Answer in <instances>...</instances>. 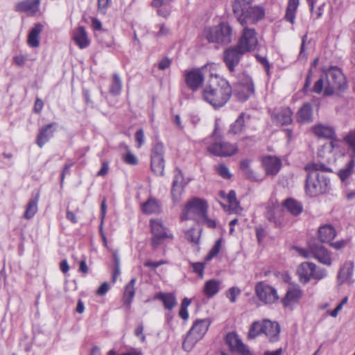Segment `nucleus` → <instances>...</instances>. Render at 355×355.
<instances>
[{"instance_id": "f257e3e1", "label": "nucleus", "mask_w": 355, "mask_h": 355, "mask_svg": "<svg viewBox=\"0 0 355 355\" xmlns=\"http://www.w3.org/2000/svg\"><path fill=\"white\" fill-rule=\"evenodd\" d=\"M232 90L228 81L217 75L211 76L202 90L203 99L214 108L224 106L230 100Z\"/></svg>"}, {"instance_id": "f03ea898", "label": "nucleus", "mask_w": 355, "mask_h": 355, "mask_svg": "<svg viewBox=\"0 0 355 355\" xmlns=\"http://www.w3.org/2000/svg\"><path fill=\"white\" fill-rule=\"evenodd\" d=\"M346 88L347 83L342 71L336 67H332L315 83L312 92L320 94L323 91L324 95L331 96Z\"/></svg>"}, {"instance_id": "7ed1b4c3", "label": "nucleus", "mask_w": 355, "mask_h": 355, "mask_svg": "<svg viewBox=\"0 0 355 355\" xmlns=\"http://www.w3.org/2000/svg\"><path fill=\"white\" fill-rule=\"evenodd\" d=\"M309 171L306 182V192L311 197H315L325 193L330 184V180L322 173L331 171L323 163H312L306 166Z\"/></svg>"}, {"instance_id": "20e7f679", "label": "nucleus", "mask_w": 355, "mask_h": 355, "mask_svg": "<svg viewBox=\"0 0 355 355\" xmlns=\"http://www.w3.org/2000/svg\"><path fill=\"white\" fill-rule=\"evenodd\" d=\"M279 324L268 319L254 321L250 327L248 338L253 339L264 334L270 342H276L279 339Z\"/></svg>"}, {"instance_id": "39448f33", "label": "nucleus", "mask_w": 355, "mask_h": 355, "mask_svg": "<svg viewBox=\"0 0 355 355\" xmlns=\"http://www.w3.org/2000/svg\"><path fill=\"white\" fill-rule=\"evenodd\" d=\"M211 324L209 319H198L192 324L182 343V348L191 351L195 345L205 335Z\"/></svg>"}, {"instance_id": "423d86ee", "label": "nucleus", "mask_w": 355, "mask_h": 355, "mask_svg": "<svg viewBox=\"0 0 355 355\" xmlns=\"http://www.w3.org/2000/svg\"><path fill=\"white\" fill-rule=\"evenodd\" d=\"M232 28L227 22L204 30V35L209 42L227 44L232 41Z\"/></svg>"}, {"instance_id": "0eeeda50", "label": "nucleus", "mask_w": 355, "mask_h": 355, "mask_svg": "<svg viewBox=\"0 0 355 355\" xmlns=\"http://www.w3.org/2000/svg\"><path fill=\"white\" fill-rule=\"evenodd\" d=\"M207 203L205 200L195 198L185 206L182 214V220H193L197 223L205 220L207 212Z\"/></svg>"}, {"instance_id": "6e6552de", "label": "nucleus", "mask_w": 355, "mask_h": 355, "mask_svg": "<svg viewBox=\"0 0 355 355\" xmlns=\"http://www.w3.org/2000/svg\"><path fill=\"white\" fill-rule=\"evenodd\" d=\"M297 272L301 283L306 284L311 279L317 281L324 279L327 275L325 269L318 267L312 262H302L297 269Z\"/></svg>"}, {"instance_id": "1a4fd4ad", "label": "nucleus", "mask_w": 355, "mask_h": 355, "mask_svg": "<svg viewBox=\"0 0 355 355\" xmlns=\"http://www.w3.org/2000/svg\"><path fill=\"white\" fill-rule=\"evenodd\" d=\"M213 142L207 147V150L214 155L218 157H230L234 155L238 148L236 145L222 139L216 130L212 135Z\"/></svg>"}, {"instance_id": "9d476101", "label": "nucleus", "mask_w": 355, "mask_h": 355, "mask_svg": "<svg viewBox=\"0 0 355 355\" xmlns=\"http://www.w3.org/2000/svg\"><path fill=\"white\" fill-rule=\"evenodd\" d=\"M237 21L242 26H248V24H254L265 17V9L261 6H248L235 15Z\"/></svg>"}, {"instance_id": "9b49d317", "label": "nucleus", "mask_w": 355, "mask_h": 355, "mask_svg": "<svg viewBox=\"0 0 355 355\" xmlns=\"http://www.w3.org/2000/svg\"><path fill=\"white\" fill-rule=\"evenodd\" d=\"M165 147L163 143L156 142L150 151V168L155 175L162 176L165 167Z\"/></svg>"}, {"instance_id": "f8f14e48", "label": "nucleus", "mask_w": 355, "mask_h": 355, "mask_svg": "<svg viewBox=\"0 0 355 355\" xmlns=\"http://www.w3.org/2000/svg\"><path fill=\"white\" fill-rule=\"evenodd\" d=\"M298 252L304 258L313 257L324 265H331V258L329 252L320 244L311 245L309 250L300 248Z\"/></svg>"}, {"instance_id": "ddd939ff", "label": "nucleus", "mask_w": 355, "mask_h": 355, "mask_svg": "<svg viewBox=\"0 0 355 355\" xmlns=\"http://www.w3.org/2000/svg\"><path fill=\"white\" fill-rule=\"evenodd\" d=\"M243 27V32L236 46L245 53L256 49L258 40L254 28H248L246 26Z\"/></svg>"}, {"instance_id": "4468645a", "label": "nucleus", "mask_w": 355, "mask_h": 355, "mask_svg": "<svg viewBox=\"0 0 355 355\" xmlns=\"http://www.w3.org/2000/svg\"><path fill=\"white\" fill-rule=\"evenodd\" d=\"M255 291L259 300L265 304H274L279 300L277 290L264 282L257 283Z\"/></svg>"}, {"instance_id": "2eb2a0df", "label": "nucleus", "mask_w": 355, "mask_h": 355, "mask_svg": "<svg viewBox=\"0 0 355 355\" xmlns=\"http://www.w3.org/2000/svg\"><path fill=\"white\" fill-rule=\"evenodd\" d=\"M244 53L237 46L228 48L223 52V59L230 72L236 71Z\"/></svg>"}, {"instance_id": "dca6fc26", "label": "nucleus", "mask_w": 355, "mask_h": 355, "mask_svg": "<svg viewBox=\"0 0 355 355\" xmlns=\"http://www.w3.org/2000/svg\"><path fill=\"white\" fill-rule=\"evenodd\" d=\"M254 91L252 79L249 76L243 78L236 89V94L241 101H247Z\"/></svg>"}, {"instance_id": "f3484780", "label": "nucleus", "mask_w": 355, "mask_h": 355, "mask_svg": "<svg viewBox=\"0 0 355 355\" xmlns=\"http://www.w3.org/2000/svg\"><path fill=\"white\" fill-rule=\"evenodd\" d=\"M184 81L187 87L192 91H196L204 81V76L199 69L185 71Z\"/></svg>"}, {"instance_id": "a211bd4d", "label": "nucleus", "mask_w": 355, "mask_h": 355, "mask_svg": "<svg viewBox=\"0 0 355 355\" xmlns=\"http://www.w3.org/2000/svg\"><path fill=\"white\" fill-rule=\"evenodd\" d=\"M303 295V291L299 286H291L287 289L286 295L282 302L286 307H292L297 304Z\"/></svg>"}, {"instance_id": "6ab92c4d", "label": "nucleus", "mask_w": 355, "mask_h": 355, "mask_svg": "<svg viewBox=\"0 0 355 355\" xmlns=\"http://www.w3.org/2000/svg\"><path fill=\"white\" fill-rule=\"evenodd\" d=\"M262 165L268 175H275L282 167V161L275 156L268 155L262 158Z\"/></svg>"}, {"instance_id": "aec40b11", "label": "nucleus", "mask_w": 355, "mask_h": 355, "mask_svg": "<svg viewBox=\"0 0 355 355\" xmlns=\"http://www.w3.org/2000/svg\"><path fill=\"white\" fill-rule=\"evenodd\" d=\"M57 126V123L53 122L40 129L36 139V144L40 148H42L53 136V133L56 130Z\"/></svg>"}, {"instance_id": "412c9836", "label": "nucleus", "mask_w": 355, "mask_h": 355, "mask_svg": "<svg viewBox=\"0 0 355 355\" xmlns=\"http://www.w3.org/2000/svg\"><path fill=\"white\" fill-rule=\"evenodd\" d=\"M151 231L154 236L152 240L154 246L158 245L157 239L172 237L167 234L166 228L164 226L162 222L159 219H151L150 221Z\"/></svg>"}, {"instance_id": "4be33fe9", "label": "nucleus", "mask_w": 355, "mask_h": 355, "mask_svg": "<svg viewBox=\"0 0 355 355\" xmlns=\"http://www.w3.org/2000/svg\"><path fill=\"white\" fill-rule=\"evenodd\" d=\"M225 343L229 346L231 351L239 354L246 352L248 348L234 332H230L226 335Z\"/></svg>"}, {"instance_id": "5701e85b", "label": "nucleus", "mask_w": 355, "mask_h": 355, "mask_svg": "<svg viewBox=\"0 0 355 355\" xmlns=\"http://www.w3.org/2000/svg\"><path fill=\"white\" fill-rule=\"evenodd\" d=\"M184 177L181 171L177 169L174 175L172 184L171 196L175 202L179 200L181 193L183 190Z\"/></svg>"}, {"instance_id": "b1692460", "label": "nucleus", "mask_w": 355, "mask_h": 355, "mask_svg": "<svg viewBox=\"0 0 355 355\" xmlns=\"http://www.w3.org/2000/svg\"><path fill=\"white\" fill-rule=\"evenodd\" d=\"M292 111L288 107L281 108L275 112L272 116V120L279 125H284L291 123Z\"/></svg>"}, {"instance_id": "393cba45", "label": "nucleus", "mask_w": 355, "mask_h": 355, "mask_svg": "<svg viewBox=\"0 0 355 355\" xmlns=\"http://www.w3.org/2000/svg\"><path fill=\"white\" fill-rule=\"evenodd\" d=\"M266 218L276 227H282L284 225V218L282 216V211L278 206L270 209L268 208L266 214Z\"/></svg>"}, {"instance_id": "a878e982", "label": "nucleus", "mask_w": 355, "mask_h": 355, "mask_svg": "<svg viewBox=\"0 0 355 355\" xmlns=\"http://www.w3.org/2000/svg\"><path fill=\"white\" fill-rule=\"evenodd\" d=\"M314 135L319 138L333 139L336 135L334 128L329 125L319 123L312 128Z\"/></svg>"}, {"instance_id": "bb28decb", "label": "nucleus", "mask_w": 355, "mask_h": 355, "mask_svg": "<svg viewBox=\"0 0 355 355\" xmlns=\"http://www.w3.org/2000/svg\"><path fill=\"white\" fill-rule=\"evenodd\" d=\"M40 4V0H24L17 4L16 10L34 15L39 10Z\"/></svg>"}, {"instance_id": "cd10ccee", "label": "nucleus", "mask_w": 355, "mask_h": 355, "mask_svg": "<svg viewBox=\"0 0 355 355\" xmlns=\"http://www.w3.org/2000/svg\"><path fill=\"white\" fill-rule=\"evenodd\" d=\"M73 39L80 49L87 47L89 44L87 32L83 26H79L74 30Z\"/></svg>"}, {"instance_id": "c85d7f7f", "label": "nucleus", "mask_w": 355, "mask_h": 355, "mask_svg": "<svg viewBox=\"0 0 355 355\" xmlns=\"http://www.w3.org/2000/svg\"><path fill=\"white\" fill-rule=\"evenodd\" d=\"M336 144L333 141L327 142L322 145L318 150V156L327 163L333 159L332 152Z\"/></svg>"}, {"instance_id": "c756f323", "label": "nucleus", "mask_w": 355, "mask_h": 355, "mask_svg": "<svg viewBox=\"0 0 355 355\" xmlns=\"http://www.w3.org/2000/svg\"><path fill=\"white\" fill-rule=\"evenodd\" d=\"M136 279H132L125 287V291L123 297V304L128 309H130L131 303L133 300L135 294V285Z\"/></svg>"}, {"instance_id": "7c9ffc66", "label": "nucleus", "mask_w": 355, "mask_h": 355, "mask_svg": "<svg viewBox=\"0 0 355 355\" xmlns=\"http://www.w3.org/2000/svg\"><path fill=\"white\" fill-rule=\"evenodd\" d=\"M282 205L291 215L294 216L300 215L303 211V206L302 203L293 198H288L285 200L283 202Z\"/></svg>"}, {"instance_id": "2f4dec72", "label": "nucleus", "mask_w": 355, "mask_h": 355, "mask_svg": "<svg viewBox=\"0 0 355 355\" xmlns=\"http://www.w3.org/2000/svg\"><path fill=\"white\" fill-rule=\"evenodd\" d=\"M43 28L40 24H36L30 31L28 35V44L31 47H37L40 45L39 36Z\"/></svg>"}, {"instance_id": "473e14b6", "label": "nucleus", "mask_w": 355, "mask_h": 355, "mask_svg": "<svg viewBox=\"0 0 355 355\" xmlns=\"http://www.w3.org/2000/svg\"><path fill=\"white\" fill-rule=\"evenodd\" d=\"M336 231L331 225H324L318 230V238L322 243H328L334 239Z\"/></svg>"}, {"instance_id": "72a5a7b5", "label": "nucleus", "mask_w": 355, "mask_h": 355, "mask_svg": "<svg viewBox=\"0 0 355 355\" xmlns=\"http://www.w3.org/2000/svg\"><path fill=\"white\" fill-rule=\"evenodd\" d=\"M313 120L312 107L309 103H305L297 112V121L300 123H309Z\"/></svg>"}, {"instance_id": "f704fd0d", "label": "nucleus", "mask_w": 355, "mask_h": 355, "mask_svg": "<svg viewBox=\"0 0 355 355\" xmlns=\"http://www.w3.org/2000/svg\"><path fill=\"white\" fill-rule=\"evenodd\" d=\"M155 298L162 300L164 308L168 310L173 309L178 304L173 293H159L156 295Z\"/></svg>"}, {"instance_id": "c9c22d12", "label": "nucleus", "mask_w": 355, "mask_h": 355, "mask_svg": "<svg viewBox=\"0 0 355 355\" xmlns=\"http://www.w3.org/2000/svg\"><path fill=\"white\" fill-rule=\"evenodd\" d=\"M141 209L146 214H158L160 212L161 207L155 198H150L146 202L142 204Z\"/></svg>"}, {"instance_id": "e433bc0d", "label": "nucleus", "mask_w": 355, "mask_h": 355, "mask_svg": "<svg viewBox=\"0 0 355 355\" xmlns=\"http://www.w3.org/2000/svg\"><path fill=\"white\" fill-rule=\"evenodd\" d=\"M39 198L40 194L37 193L34 198H32L29 200L24 214V217L26 219L29 220L33 218V216L37 212V204L39 202Z\"/></svg>"}, {"instance_id": "4c0bfd02", "label": "nucleus", "mask_w": 355, "mask_h": 355, "mask_svg": "<svg viewBox=\"0 0 355 355\" xmlns=\"http://www.w3.org/2000/svg\"><path fill=\"white\" fill-rule=\"evenodd\" d=\"M221 282L216 279H210L205 282L204 286V293L208 297H211L216 295L220 291Z\"/></svg>"}, {"instance_id": "58836bf2", "label": "nucleus", "mask_w": 355, "mask_h": 355, "mask_svg": "<svg viewBox=\"0 0 355 355\" xmlns=\"http://www.w3.org/2000/svg\"><path fill=\"white\" fill-rule=\"evenodd\" d=\"M173 0H153L152 1V6L157 8V13L159 16L164 18H167L171 15V9L167 7H163L162 6L168 5Z\"/></svg>"}, {"instance_id": "ea45409f", "label": "nucleus", "mask_w": 355, "mask_h": 355, "mask_svg": "<svg viewBox=\"0 0 355 355\" xmlns=\"http://www.w3.org/2000/svg\"><path fill=\"white\" fill-rule=\"evenodd\" d=\"M347 154L352 159H355V130L350 131L345 137Z\"/></svg>"}, {"instance_id": "a19ab883", "label": "nucleus", "mask_w": 355, "mask_h": 355, "mask_svg": "<svg viewBox=\"0 0 355 355\" xmlns=\"http://www.w3.org/2000/svg\"><path fill=\"white\" fill-rule=\"evenodd\" d=\"M353 275V265L352 263H345L340 268L338 279L340 284L350 281Z\"/></svg>"}, {"instance_id": "79ce46f5", "label": "nucleus", "mask_w": 355, "mask_h": 355, "mask_svg": "<svg viewBox=\"0 0 355 355\" xmlns=\"http://www.w3.org/2000/svg\"><path fill=\"white\" fill-rule=\"evenodd\" d=\"M240 168L244 173L245 176L250 180L251 181H261L262 179L260 178L250 168V160L244 159L241 162Z\"/></svg>"}, {"instance_id": "37998d69", "label": "nucleus", "mask_w": 355, "mask_h": 355, "mask_svg": "<svg viewBox=\"0 0 355 355\" xmlns=\"http://www.w3.org/2000/svg\"><path fill=\"white\" fill-rule=\"evenodd\" d=\"M355 159L350 160L338 172L342 182L346 181L354 172Z\"/></svg>"}, {"instance_id": "c03bdc74", "label": "nucleus", "mask_w": 355, "mask_h": 355, "mask_svg": "<svg viewBox=\"0 0 355 355\" xmlns=\"http://www.w3.org/2000/svg\"><path fill=\"white\" fill-rule=\"evenodd\" d=\"M299 6V0H288L285 19L292 24L295 23V12Z\"/></svg>"}, {"instance_id": "a18cd8bd", "label": "nucleus", "mask_w": 355, "mask_h": 355, "mask_svg": "<svg viewBox=\"0 0 355 355\" xmlns=\"http://www.w3.org/2000/svg\"><path fill=\"white\" fill-rule=\"evenodd\" d=\"M244 114L241 113L236 120L230 125L229 133L236 135L241 133L245 128Z\"/></svg>"}, {"instance_id": "49530a36", "label": "nucleus", "mask_w": 355, "mask_h": 355, "mask_svg": "<svg viewBox=\"0 0 355 355\" xmlns=\"http://www.w3.org/2000/svg\"><path fill=\"white\" fill-rule=\"evenodd\" d=\"M122 81L119 74L114 73L110 87V92L112 95L118 96L121 94L122 89Z\"/></svg>"}, {"instance_id": "de8ad7c7", "label": "nucleus", "mask_w": 355, "mask_h": 355, "mask_svg": "<svg viewBox=\"0 0 355 355\" xmlns=\"http://www.w3.org/2000/svg\"><path fill=\"white\" fill-rule=\"evenodd\" d=\"M227 202L229 203L230 209L236 213H239L241 209L239 206V202L237 201L236 192L231 190L227 196Z\"/></svg>"}, {"instance_id": "09e8293b", "label": "nucleus", "mask_w": 355, "mask_h": 355, "mask_svg": "<svg viewBox=\"0 0 355 355\" xmlns=\"http://www.w3.org/2000/svg\"><path fill=\"white\" fill-rule=\"evenodd\" d=\"M252 1L253 0H234L232 10L234 15L243 12Z\"/></svg>"}, {"instance_id": "8fccbe9b", "label": "nucleus", "mask_w": 355, "mask_h": 355, "mask_svg": "<svg viewBox=\"0 0 355 355\" xmlns=\"http://www.w3.org/2000/svg\"><path fill=\"white\" fill-rule=\"evenodd\" d=\"M185 238L187 241L197 244L200 239V231L194 228H191L185 232Z\"/></svg>"}, {"instance_id": "3c124183", "label": "nucleus", "mask_w": 355, "mask_h": 355, "mask_svg": "<svg viewBox=\"0 0 355 355\" xmlns=\"http://www.w3.org/2000/svg\"><path fill=\"white\" fill-rule=\"evenodd\" d=\"M221 248H222V239H219L216 241L214 245L213 246V248L211 249L209 254L206 257L205 260L207 261H209L211 260L214 257L217 256V254L220 251Z\"/></svg>"}, {"instance_id": "603ef678", "label": "nucleus", "mask_w": 355, "mask_h": 355, "mask_svg": "<svg viewBox=\"0 0 355 355\" xmlns=\"http://www.w3.org/2000/svg\"><path fill=\"white\" fill-rule=\"evenodd\" d=\"M218 174L224 179H230L232 177L229 168L223 164H218L216 166Z\"/></svg>"}, {"instance_id": "864d4df0", "label": "nucleus", "mask_w": 355, "mask_h": 355, "mask_svg": "<svg viewBox=\"0 0 355 355\" xmlns=\"http://www.w3.org/2000/svg\"><path fill=\"white\" fill-rule=\"evenodd\" d=\"M241 293L240 288L237 287H232L227 292V297L229 298L232 303H234L236 300V297Z\"/></svg>"}, {"instance_id": "5fc2aeb1", "label": "nucleus", "mask_w": 355, "mask_h": 355, "mask_svg": "<svg viewBox=\"0 0 355 355\" xmlns=\"http://www.w3.org/2000/svg\"><path fill=\"white\" fill-rule=\"evenodd\" d=\"M123 160L128 164L137 165L138 164V159L137 157L130 152H128L126 154L122 156Z\"/></svg>"}, {"instance_id": "6e6d98bb", "label": "nucleus", "mask_w": 355, "mask_h": 355, "mask_svg": "<svg viewBox=\"0 0 355 355\" xmlns=\"http://www.w3.org/2000/svg\"><path fill=\"white\" fill-rule=\"evenodd\" d=\"M192 268L193 271L197 273L200 277H203L205 269V263L201 262L193 263Z\"/></svg>"}, {"instance_id": "4d7b16f0", "label": "nucleus", "mask_w": 355, "mask_h": 355, "mask_svg": "<svg viewBox=\"0 0 355 355\" xmlns=\"http://www.w3.org/2000/svg\"><path fill=\"white\" fill-rule=\"evenodd\" d=\"M159 31L156 33L157 37H164L170 33V28L165 24H159Z\"/></svg>"}, {"instance_id": "13d9d810", "label": "nucleus", "mask_w": 355, "mask_h": 355, "mask_svg": "<svg viewBox=\"0 0 355 355\" xmlns=\"http://www.w3.org/2000/svg\"><path fill=\"white\" fill-rule=\"evenodd\" d=\"M111 3V0H98V9L101 12L105 14Z\"/></svg>"}, {"instance_id": "bf43d9fd", "label": "nucleus", "mask_w": 355, "mask_h": 355, "mask_svg": "<svg viewBox=\"0 0 355 355\" xmlns=\"http://www.w3.org/2000/svg\"><path fill=\"white\" fill-rule=\"evenodd\" d=\"M107 355H142V352L139 349H133L128 352L123 353L121 354H116V352L114 349H111L107 352Z\"/></svg>"}, {"instance_id": "052dcab7", "label": "nucleus", "mask_w": 355, "mask_h": 355, "mask_svg": "<svg viewBox=\"0 0 355 355\" xmlns=\"http://www.w3.org/2000/svg\"><path fill=\"white\" fill-rule=\"evenodd\" d=\"M135 139L138 144L137 147L140 148L144 142V132L142 129H139L136 132Z\"/></svg>"}, {"instance_id": "680f3d73", "label": "nucleus", "mask_w": 355, "mask_h": 355, "mask_svg": "<svg viewBox=\"0 0 355 355\" xmlns=\"http://www.w3.org/2000/svg\"><path fill=\"white\" fill-rule=\"evenodd\" d=\"M144 327L142 324L138 325L135 330V334L137 337H138L141 342L144 343L146 341V336L143 334Z\"/></svg>"}, {"instance_id": "e2e57ef3", "label": "nucleus", "mask_w": 355, "mask_h": 355, "mask_svg": "<svg viewBox=\"0 0 355 355\" xmlns=\"http://www.w3.org/2000/svg\"><path fill=\"white\" fill-rule=\"evenodd\" d=\"M171 64V60L168 58H162L158 63V68L160 70H165L168 68Z\"/></svg>"}, {"instance_id": "0e129e2a", "label": "nucleus", "mask_w": 355, "mask_h": 355, "mask_svg": "<svg viewBox=\"0 0 355 355\" xmlns=\"http://www.w3.org/2000/svg\"><path fill=\"white\" fill-rule=\"evenodd\" d=\"M110 290V285L107 282L103 283L98 288L96 293L98 295H104Z\"/></svg>"}, {"instance_id": "69168bd1", "label": "nucleus", "mask_w": 355, "mask_h": 355, "mask_svg": "<svg viewBox=\"0 0 355 355\" xmlns=\"http://www.w3.org/2000/svg\"><path fill=\"white\" fill-rule=\"evenodd\" d=\"M256 236L258 242L261 243L266 236L265 230L262 227L259 226L256 227Z\"/></svg>"}, {"instance_id": "338daca9", "label": "nucleus", "mask_w": 355, "mask_h": 355, "mask_svg": "<svg viewBox=\"0 0 355 355\" xmlns=\"http://www.w3.org/2000/svg\"><path fill=\"white\" fill-rule=\"evenodd\" d=\"M257 59L259 61V62L264 67L265 70L268 73L270 64L266 58L261 57L260 55H257Z\"/></svg>"}, {"instance_id": "774afa93", "label": "nucleus", "mask_w": 355, "mask_h": 355, "mask_svg": "<svg viewBox=\"0 0 355 355\" xmlns=\"http://www.w3.org/2000/svg\"><path fill=\"white\" fill-rule=\"evenodd\" d=\"M198 223L206 224L209 227L211 228H214L216 226V221L212 219L208 218L207 214H205V220H202V221H199Z\"/></svg>"}]
</instances>
